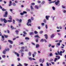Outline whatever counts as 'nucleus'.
I'll use <instances>...</instances> for the list:
<instances>
[{
	"label": "nucleus",
	"mask_w": 66,
	"mask_h": 66,
	"mask_svg": "<svg viewBox=\"0 0 66 66\" xmlns=\"http://www.w3.org/2000/svg\"><path fill=\"white\" fill-rule=\"evenodd\" d=\"M24 65L25 66H27L28 65V64L27 63H24Z\"/></svg>",
	"instance_id": "nucleus-40"
},
{
	"label": "nucleus",
	"mask_w": 66,
	"mask_h": 66,
	"mask_svg": "<svg viewBox=\"0 0 66 66\" xmlns=\"http://www.w3.org/2000/svg\"><path fill=\"white\" fill-rule=\"evenodd\" d=\"M45 1H42V3H41V4H44V3H45Z\"/></svg>",
	"instance_id": "nucleus-25"
},
{
	"label": "nucleus",
	"mask_w": 66,
	"mask_h": 66,
	"mask_svg": "<svg viewBox=\"0 0 66 66\" xmlns=\"http://www.w3.org/2000/svg\"><path fill=\"white\" fill-rule=\"evenodd\" d=\"M33 34H34V32H31L29 33V34L30 35H33Z\"/></svg>",
	"instance_id": "nucleus-17"
},
{
	"label": "nucleus",
	"mask_w": 66,
	"mask_h": 66,
	"mask_svg": "<svg viewBox=\"0 0 66 66\" xmlns=\"http://www.w3.org/2000/svg\"><path fill=\"white\" fill-rule=\"evenodd\" d=\"M43 33V31H41L40 32H39L40 34H42Z\"/></svg>",
	"instance_id": "nucleus-39"
},
{
	"label": "nucleus",
	"mask_w": 66,
	"mask_h": 66,
	"mask_svg": "<svg viewBox=\"0 0 66 66\" xmlns=\"http://www.w3.org/2000/svg\"><path fill=\"white\" fill-rule=\"evenodd\" d=\"M63 12L64 13H66V11L65 10H64L63 11Z\"/></svg>",
	"instance_id": "nucleus-63"
},
{
	"label": "nucleus",
	"mask_w": 66,
	"mask_h": 66,
	"mask_svg": "<svg viewBox=\"0 0 66 66\" xmlns=\"http://www.w3.org/2000/svg\"><path fill=\"white\" fill-rule=\"evenodd\" d=\"M52 9L53 10H55V7H54V6H53L52 7Z\"/></svg>",
	"instance_id": "nucleus-47"
},
{
	"label": "nucleus",
	"mask_w": 66,
	"mask_h": 66,
	"mask_svg": "<svg viewBox=\"0 0 66 66\" xmlns=\"http://www.w3.org/2000/svg\"><path fill=\"white\" fill-rule=\"evenodd\" d=\"M39 62H42V59H39Z\"/></svg>",
	"instance_id": "nucleus-52"
},
{
	"label": "nucleus",
	"mask_w": 66,
	"mask_h": 66,
	"mask_svg": "<svg viewBox=\"0 0 66 66\" xmlns=\"http://www.w3.org/2000/svg\"><path fill=\"white\" fill-rule=\"evenodd\" d=\"M44 24H45V23H42V26H44Z\"/></svg>",
	"instance_id": "nucleus-61"
},
{
	"label": "nucleus",
	"mask_w": 66,
	"mask_h": 66,
	"mask_svg": "<svg viewBox=\"0 0 66 66\" xmlns=\"http://www.w3.org/2000/svg\"><path fill=\"white\" fill-rule=\"evenodd\" d=\"M43 21L44 23H46V19H44V20Z\"/></svg>",
	"instance_id": "nucleus-32"
},
{
	"label": "nucleus",
	"mask_w": 66,
	"mask_h": 66,
	"mask_svg": "<svg viewBox=\"0 0 66 66\" xmlns=\"http://www.w3.org/2000/svg\"><path fill=\"white\" fill-rule=\"evenodd\" d=\"M31 19L32 20H34V18L33 17H31Z\"/></svg>",
	"instance_id": "nucleus-51"
},
{
	"label": "nucleus",
	"mask_w": 66,
	"mask_h": 66,
	"mask_svg": "<svg viewBox=\"0 0 66 66\" xmlns=\"http://www.w3.org/2000/svg\"><path fill=\"white\" fill-rule=\"evenodd\" d=\"M8 42L9 43H10L11 44H13V43L12 41H11V40H8Z\"/></svg>",
	"instance_id": "nucleus-7"
},
{
	"label": "nucleus",
	"mask_w": 66,
	"mask_h": 66,
	"mask_svg": "<svg viewBox=\"0 0 66 66\" xmlns=\"http://www.w3.org/2000/svg\"><path fill=\"white\" fill-rule=\"evenodd\" d=\"M32 6H33L32 5L30 6V8L31 9V10H33L34 9L33 7Z\"/></svg>",
	"instance_id": "nucleus-31"
},
{
	"label": "nucleus",
	"mask_w": 66,
	"mask_h": 66,
	"mask_svg": "<svg viewBox=\"0 0 66 66\" xmlns=\"http://www.w3.org/2000/svg\"><path fill=\"white\" fill-rule=\"evenodd\" d=\"M51 44H49L48 45V46L49 47H51Z\"/></svg>",
	"instance_id": "nucleus-55"
},
{
	"label": "nucleus",
	"mask_w": 66,
	"mask_h": 66,
	"mask_svg": "<svg viewBox=\"0 0 66 66\" xmlns=\"http://www.w3.org/2000/svg\"><path fill=\"white\" fill-rule=\"evenodd\" d=\"M31 5H35V3H31Z\"/></svg>",
	"instance_id": "nucleus-43"
},
{
	"label": "nucleus",
	"mask_w": 66,
	"mask_h": 66,
	"mask_svg": "<svg viewBox=\"0 0 66 66\" xmlns=\"http://www.w3.org/2000/svg\"><path fill=\"white\" fill-rule=\"evenodd\" d=\"M19 21L20 22H21V21H22V20L20 19V20H19Z\"/></svg>",
	"instance_id": "nucleus-60"
},
{
	"label": "nucleus",
	"mask_w": 66,
	"mask_h": 66,
	"mask_svg": "<svg viewBox=\"0 0 66 66\" xmlns=\"http://www.w3.org/2000/svg\"><path fill=\"white\" fill-rule=\"evenodd\" d=\"M53 56V54H52V53H51L50 54V56Z\"/></svg>",
	"instance_id": "nucleus-37"
},
{
	"label": "nucleus",
	"mask_w": 66,
	"mask_h": 66,
	"mask_svg": "<svg viewBox=\"0 0 66 66\" xmlns=\"http://www.w3.org/2000/svg\"><path fill=\"white\" fill-rule=\"evenodd\" d=\"M25 39H28V40H29V38L28 37H26L25 38Z\"/></svg>",
	"instance_id": "nucleus-35"
},
{
	"label": "nucleus",
	"mask_w": 66,
	"mask_h": 66,
	"mask_svg": "<svg viewBox=\"0 0 66 66\" xmlns=\"http://www.w3.org/2000/svg\"><path fill=\"white\" fill-rule=\"evenodd\" d=\"M35 37H37L38 38H39V36L38 35H35L34 36Z\"/></svg>",
	"instance_id": "nucleus-19"
},
{
	"label": "nucleus",
	"mask_w": 66,
	"mask_h": 66,
	"mask_svg": "<svg viewBox=\"0 0 66 66\" xmlns=\"http://www.w3.org/2000/svg\"><path fill=\"white\" fill-rule=\"evenodd\" d=\"M16 20L17 21H19V20L18 19H16Z\"/></svg>",
	"instance_id": "nucleus-58"
},
{
	"label": "nucleus",
	"mask_w": 66,
	"mask_h": 66,
	"mask_svg": "<svg viewBox=\"0 0 66 66\" xmlns=\"http://www.w3.org/2000/svg\"><path fill=\"white\" fill-rule=\"evenodd\" d=\"M5 14L4 15V17H7V14H8V12L6 11L5 12Z\"/></svg>",
	"instance_id": "nucleus-3"
},
{
	"label": "nucleus",
	"mask_w": 66,
	"mask_h": 66,
	"mask_svg": "<svg viewBox=\"0 0 66 66\" xmlns=\"http://www.w3.org/2000/svg\"><path fill=\"white\" fill-rule=\"evenodd\" d=\"M5 52H6L5 51H3V54H5Z\"/></svg>",
	"instance_id": "nucleus-33"
},
{
	"label": "nucleus",
	"mask_w": 66,
	"mask_h": 66,
	"mask_svg": "<svg viewBox=\"0 0 66 66\" xmlns=\"http://www.w3.org/2000/svg\"><path fill=\"white\" fill-rule=\"evenodd\" d=\"M56 1H54L51 2L49 3H54V2H55Z\"/></svg>",
	"instance_id": "nucleus-22"
},
{
	"label": "nucleus",
	"mask_w": 66,
	"mask_h": 66,
	"mask_svg": "<svg viewBox=\"0 0 66 66\" xmlns=\"http://www.w3.org/2000/svg\"><path fill=\"white\" fill-rule=\"evenodd\" d=\"M16 33V34L17 35H18V32H19V31L18 30H16L15 31Z\"/></svg>",
	"instance_id": "nucleus-10"
},
{
	"label": "nucleus",
	"mask_w": 66,
	"mask_h": 66,
	"mask_svg": "<svg viewBox=\"0 0 66 66\" xmlns=\"http://www.w3.org/2000/svg\"><path fill=\"white\" fill-rule=\"evenodd\" d=\"M20 14L21 15H23V14H24L23 12V13H21Z\"/></svg>",
	"instance_id": "nucleus-56"
},
{
	"label": "nucleus",
	"mask_w": 66,
	"mask_h": 66,
	"mask_svg": "<svg viewBox=\"0 0 66 66\" xmlns=\"http://www.w3.org/2000/svg\"><path fill=\"white\" fill-rule=\"evenodd\" d=\"M57 44L58 46H60V43H57Z\"/></svg>",
	"instance_id": "nucleus-44"
},
{
	"label": "nucleus",
	"mask_w": 66,
	"mask_h": 66,
	"mask_svg": "<svg viewBox=\"0 0 66 66\" xmlns=\"http://www.w3.org/2000/svg\"><path fill=\"white\" fill-rule=\"evenodd\" d=\"M28 22L27 23V26H31V24H29V22H31V19H29L28 20Z\"/></svg>",
	"instance_id": "nucleus-2"
},
{
	"label": "nucleus",
	"mask_w": 66,
	"mask_h": 66,
	"mask_svg": "<svg viewBox=\"0 0 66 66\" xmlns=\"http://www.w3.org/2000/svg\"><path fill=\"white\" fill-rule=\"evenodd\" d=\"M20 51H21V52H24V50L23 49H22L21 50H20Z\"/></svg>",
	"instance_id": "nucleus-34"
},
{
	"label": "nucleus",
	"mask_w": 66,
	"mask_h": 66,
	"mask_svg": "<svg viewBox=\"0 0 66 66\" xmlns=\"http://www.w3.org/2000/svg\"><path fill=\"white\" fill-rule=\"evenodd\" d=\"M23 14H27V13L26 11H23Z\"/></svg>",
	"instance_id": "nucleus-50"
},
{
	"label": "nucleus",
	"mask_w": 66,
	"mask_h": 66,
	"mask_svg": "<svg viewBox=\"0 0 66 66\" xmlns=\"http://www.w3.org/2000/svg\"><path fill=\"white\" fill-rule=\"evenodd\" d=\"M3 36H4V37L5 38H7V37H8L9 36H8L6 35L5 34H4L3 35Z\"/></svg>",
	"instance_id": "nucleus-13"
},
{
	"label": "nucleus",
	"mask_w": 66,
	"mask_h": 66,
	"mask_svg": "<svg viewBox=\"0 0 66 66\" xmlns=\"http://www.w3.org/2000/svg\"><path fill=\"white\" fill-rule=\"evenodd\" d=\"M5 51H9L10 50V48H8L7 49H5Z\"/></svg>",
	"instance_id": "nucleus-16"
},
{
	"label": "nucleus",
	"mask_w": 66,
	"mask_h": 66,
	"mask_svg": "<svg viewBox=\"0 0 66 66\" xmlns=\"http://www.w3.org/2000/svg\"><path fill=\"white\" fill-rule=\"evenodd\" d=\"M29 60H30L31 61L32 60V58L31 57H30L29 58Z\"/></svg>",
	"instance_id": "nucleus-45"
},
{
	"label": "nucleus",
	"mask_w": 66,
	"mask_h": 66,
	"mask_svg": "<svg viewBox=\"0 0 66 66\" xmlns=\"http://www.w3.org/2000/svg\"><path fill=\"white\" fill-rule=\"evenodd\" d=\"M23 33L24 34H25V35H27V33L25 31H24L23 32Z\"/></svg>",
	"instance_id": "nucleus-28"
},
{
	"label": "nucleus",
	"mask_w": 66,
	"mask_h": 66,
	"mask_svg": "<svg viewBox=\"0 0 66 66\" xmlns=\"http://www.w3.org/2000/svg\"><path fill=\"white\" fill-rule=\"evenodd\" d=\"M8 21L9 22H12V20H8Z\"/></svg>",
	"instance_id": "nucleus-46"
},
{
	"label": "nucleus",
	"mask_w": 66,
	"mask_h": 66,
	"mask_svg": "<svg viewBox=\"0 0 66 66\" xmlns=\"http://www.w3.org/2000/svg\"><path fill=\"white\" fill-rule=\"evenodd\" d=\"M28 54L29 56H31V52H29Z\"/></svg>",
	"instance_id": "nucleus-24"
},
{
	"label": "nucleus",
	"mask_w": 66,
	"mask_h": 66,
	"mask_svg": "<svg viewBox=\"0 0 66 66\" xmlns=\"http://www.w3.org/2000/svg\"><path fill=\"white\" fill-rule=\"evenodd\" d=\"M44 41V40L43 39H42L40 40V42H43Z\"/></svg>",
	"instance_id": "nucleus-20"
},
{
	"label": "nucleus",
	"mask_w": 66,
	"mask_h": 66,
	"mask_svg": "<svg viewBox=\"0 0 66 66\" xmlns=\"http://www.w3.org/2000/svg\"><path fill=\"white\" fill-rule=\"evenodd\" d=\"M11 30H13V29H14V28L13 26H12V25L11 26Z\"/></svg>",
	"instance_id": "nucleus-14"
},
{
	"label": "nucleus",
	"mask_w": 66,
	"mask_h": 66,
	"mask_svg": "<svg viewBox=\"0 0 66 66\" xmlns=\"http://www.w3.org/2000/svg\"><path fill=\"white\" fill-rule=\"evenodd\" d=\"M45 61V60L44 59H43V60H42V63H43V62H44V61Z\"/></svg>",
	"instance_id": "nucleus-49"
},
{
	"label": "nucleus",
	"mask_w": 66,
	"mask_h": 66,
	"mask_svg": "<svg viewBox=\"0 0 66 66\" xmlns=\"http://www.w3.org/2000/svg\"><path fill=\"white\" fill-rule=\"evenodd\" d=\"M35 34H37L38 33V32H37V31H35L34 32Z\"/></svg>",
	"instance_id": "nucleus-27"
},
{
	"label": "nucleus",
	"mask_w": 66,
	"mask_h": 66,
	"mask_svg": "<svg viewBox=\"0 0 66 66\" xmlns=\"http://www.w3.org/2000/svg\"><path fill=\"white\" fill-rule=\"evenodd\" d=\"M57 53H58V55H61V56H62V54H60V53L59 52V51H57Z\"/></svg>",
	"instance_id": "nucleus-15"
},
{
	"label": "nucleus",
	"mask_w": 66,
	"mask_h": 66,
	"mask_svg": "<svg viewBox=\"0 0 66 66\" xmlns=\"http://www.w3.org/2000/svg\"><path fill=\"white\" fill-rule=\"evenodd\" d=\"M59 3H60V1L59 0H57V1L55 3V4L56 5H57L59 4Z\"/></svg>",
	"instance_id": "nucleus-4"
},
{
	"label": "nucleus",
	"mask_w": 66,
	"mask_h": 66,
	"mask_svg": "<svg viewBox=\"0 0 66 66\" xmlns=\"http://www.w3.org/2000/svg\"><path fill=\"white\" fill-rule=\"evenodd\" d=\"M22 49H24V46H22L21 48Z\"/></svg>",
	"instance_id": "nucleus-41"
},
{
	"label": "nucleus",
	"mask_w": 66,
	"mask_h": 66,
	"mask_svg": "<svg viewBox=\"0 0 66 66\" xmlns=\"http://www.w3.org/2000/svg\"><path fill=\"white\" fill-rule=\"evenodd\" d=\"M2 57L3 58H4V57H5V55H3Z\"/></svg>",
	"instance_id": "nucleus-48"
},
{
	"label": "nucleus",
	"mask_w": 66,
	"mask_h": 66,
	"mask_svg": "<svg viewBox=\"0 0 66 66\" xmlns=\"http://www.w3.org/2000/svg\"><path fill=\"white\" fill-rule=\"evenodd\" d=\"M25 51H28V49H26L25 50Z\"/></svg>",
	"instance_id": "nucleus-64"
},
{
	"label": "nucleus",
	"mask_w": 66,
	"mask_h": 66,
	"mask_svg": "<svg viewBox=\"0 0 66 66\" xmlns=\"http://www.w3.org/2000/svg\"><path fill=\"white\" fill-rule=\"evenodd\" d=\"M24 45V43H23V42L20 43L19 44V45Z\"/></svg>",
	"instance_id": "nucleus-9"
},
{
	"label": "nucleus",
	"mask_w": 66,
	"mask_h": 66,
	"mask_svg": "<svg viewBox=\"0 0 66 66\" xmlns=\"http://www.w3.org/2000/svg\"><path fill=\"white\" fill-rule=\"evenodd\" d=\"M50 17V16H49V15H46L45 17L46 19V20H49V18Z\"/></svg>",
	"instance_id": "nucleus-6"
},
{
	"label": "nucleus",
	"mask_w": 66,
	"mask_h": 66,
	"mask_svg": "<svg viewBox=\"0 0 66 66\" xmlns=\"http://www.w3.org/2000/svg\"><path fill=\"white\" fill-rule=\"evenodd\" d=\"M7 33H10V30H7Z\"/></svg>",
	"instance_id": "nucleus-54"
},
{
	"label": "nucleus",
	"mask_w": 66,
	"mask_h": 66,
	"mask_svg": "<svg viewBox=\"0 0 66 66\" xmlns=\"http://www.w3.org/2000/svg\"><path fill=\"white\" fill-rule=\"evenodd\" d=\"M19 66H22V64H21L19 63Z\"/></svg>",
	"instance_id": "nucleus-59"
},
{
	"label": "nucleus",
	"mask_w": 66,
	"mask_h": 66,
	"mask_svg": "<svg viewBox=\"0 0 66 66\" xmlns=\"http://www.w3.org/2000/svg\"><path fill=\"white\" fill-rule=\"evenodd\" d=\"M9 19H10V20H12V16H10L9 17Z\"/></svg>",
	"instance_id": "nucleus-18"
},
{
	"label": "nucleus",
	"mask_w": 66,
	"mask_h": 66,
	"mask_svg": "<svg viewBox=\"0 0 66 66\" xmlns=\"http://www.w3.org/2000/svg\"><path fill=\"white\" fill-rule=\"evenodd\" d=\"M13 5V6H16V4L14 3H12Z\"/></svg>",
	"instance_id": "nucleus-30"
},
{
	"label": "nucleus",
	"mask_w": 66,
	"mask_h": 66,
	"mask_svg": "<svg viewBox=\"0 0 66 66\" xmlns=\"http://www.w3.org/2000/svg\"><path fill=\"white\" fill-rule=\"evenodd\" d=\"M45 27L46 29H47L48 28V26H47V25H46L45 26Z\"/></svg>",
	"instance_id": "nucleus-57"
},
{
	"label": "nucleus",
	"mask_w": 66,
	"mask_h": 66,
	"mask_svg": "<svg viewBox=\"0 0 66 66\" xmlns=\"http://www.w3.org/2000/svg\"><path fill=\"white\" fill-rule=\"evenodd\" d=\"M2 10L3 11H6V9H5L4 8L2 9Z\"/></svg>",
	"instance_id": "nucleus-29"
},
{
	"label": "nucleus",
	"mask_w": 66,
	"mask_h": 66,
	"mask_svg": "<svg viewBox=\"0 0 66 66\" xmlns=\"http://www.w3.org/2000/svg\"><path fill=\"white\" fill-rule=\"evenodd\" d=\"M36 42H37H37H38V39L37 38L36 39Z\"/></svg>",
	"instance_id": "nucleus-36"
},
{
	"label": "nucleus",
	"mask_w": 66,
	"mask_h": 66,
	"mask_svg": "<svg viewBox=\"0 0 66 66\" xmlns=\"http://www.w3.org/2000/svg\"><path fill=\"white\" fill-rule=\"evenodd\" d=\"M54 37V34H52L51 36V38H52Z\"/></svg>",
	"instance_id": "nucleus-12"
},
{
	"label": "nucleus",
	"mask_w": 66,
	"mask_h": 66,
	"mask_svg": "<svg viewBox=\"0 0 66 66\" xmlns=\"http://www.w3.org/2000/svg\"><path fill=\"white\" fill-rule=\"evenodd\" d=\"M0 20L1 22H3L4 21V23H6L7 22V20H6L5 18L3 19L2 18H1Z\"/></svg>",
	"instance_id": "nucleus-1"
},
{
	"label": "nucleus",
	"mask_w": 66,
	"mask_h": 66,
	"mask_svg": "<svg viewBox=\"0 0 66 66\" xmlns=\"http://www.w3.org/2000/svg\"><path fill=\"white\" fill-rule=\"evenodd\" d=\"M37 2L38 3H41V2L40 1H37Z\"/></svg>",
	"instance_id": "nucleus-38"
},
{
	"label": "nucleus",
	"mask_w": 66,
	"mask_h": 66,
	"mask_svg": "<svg viewBox=\"0 0 66 66\" xmlns=\"http://www.w3.org/2000/svg\"><path fill=\"white\" fill-rule=\"evenodd\" d=\"M46 65H47L49 66V63L48 62H47Z\"/></svg>",
	"instance_id": "nucleus-62"
},
{
	"label": "nucleus",
	"mask_w": 66,
	"mask_h": 66,
	"mask_svg": "<svg viewBox=\"0 0 66 66\" xmlns=\"http://www.w3.org/2000/svg\"><path fill=\"white\" fill-rule=\"evenodd\" d=\"M57 60V58H55L54 60V62H56V60Z\"/></svg>",
	"instance_id": "nucleus-42"
},
{
	"label": "nucleus",
	"mask_w": 66,
	"mask_h": 66,
	"mask_svg": "<svg viewBox=\"0 0 66 66\" xmlns=\"http://www.w3.org/2000/svg\"><path fill=\"white\" fill-rule=\"evenodd\" d=\"M14 54L16 55L18 57H19V54L18 53H17L16 52H14Z\"/></svg>",
	"instance_id": "nucleus-5"
},
{
	"label": "nucleus",
	"mask_w": 66,
	"mask_h": 66,
	"mask_svg": "<svg viewBox=\"0 0 66 66\" xmlns=\"http://www.w3.org/2000/svg\"><path fill=\"white\" fill-rule=\"evenodd\" d=\"M35 7L36 9H38V7L37 5H35Z\"/></svg>",
	"instance_id": "nucleus-23"
},
{
	"label": "nucleus",
	"mask_w": 66,
	"mask_h": 66,
	"mask_svg": "<svg viewBox=\"0 0 66 66\" xmlns=\"http://www.w3.org/2000/svg\"><path fill=\"white\" fill-rule=\"evenodd\" d=\"M39 47V45L38 44H37L36 45V48H38V47Z\"/></svg>",
	"instance_id": "nucleus-11"
},
{
	"label": "nucleus",
	"mask_w": 66,
	"mask_h": 66,
	"mask_svg": "<svg viewBox=\"0 0 66 66\" xmlns=\"http://www.w3.org/2000/svg\"><path fill=\"white\" fill-rule=\"evenodd\" d=\"M26 11L29 12V11H30V10L29 9H28V8H27L26 9Z\"/></svg>",
	"instance_id": "nucleus-26"
},
{
	"label": "nucleus",
	"mask_w": 66,
	"mask_h": 66,
	"mask_svg": "<svg viewBox=\"0 0 66 66\" xmlns=\"http://www.w3.org/2000/svg\"><path fill=\"white\" fill-rule=\"evenodd\" d=\"M36 54V52H35L34 53L32 54V56L33 57H35V55H34V54Z\"/></svg>",
	"instance_id": "nucleus-21"
},
{
	"label": "nucleus",
	"mask_w": 66,
	"mask_h": 66,
	"mask_svg": "<svg viewBox=\"0 0 66 66\" xmlns=\"http://www.w3.org/2000/svg\"><path fill=\"white\" fill-rule=\"evenodd\" d=\"M44 36H45L46 39H48V35L47 34H45L44 35Z\"/></svg>",
	"instance_id": "nucleus-8"
},
{
	"label": "nucleus",
	"mask_w": 66,
	"mask_h": 66,
	"mask_svg": "<svg viewBox=\"0 0 66 66\" xmlns=\"http://www.w3.org/2000/svg\"><path fill=\"white\" fill-rule=\"evenodd\" d=\"M62 6L63 9H65V7L63 5H62Z\"/></svg>",
	"instance_id": "nucleus-53"
}]
</instances>
